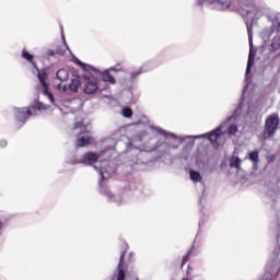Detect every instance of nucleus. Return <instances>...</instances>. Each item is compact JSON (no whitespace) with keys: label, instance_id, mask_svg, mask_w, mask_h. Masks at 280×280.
I'll use <instances>...</instances> for the list:
<instances>
[{"label":"nucleus","instance_id":"5","mask_svg":"<svg viewBox=\"0 0 280 280\" xmlns=\"http://www.w3.org/2000/svg\"><path fill=\"white\" fill-rule=\"evenodd\" d=\"M199 3H208L214 10H222L226 12H237L242 8V0H198Z\"/></svg>","mask_w":280,"mask_h":280},{"label":"nucleus","instance_id":"6","mask_svg":"<svg viewBox=\"0 0 280 280\" xmlns=\"http://www.w3.org/2000/svg\"><path fill=\"white\" fill-rule=\"evenodd\" d=\"M238 110L240 109H235V112L232 116L228 117L226 120L223 124H221V126H219L217 129L212 130L210 133L192 136L194 141H196V139H202L205 137H208V139L212 143V145H215V143H218V139H220V137H222V130H224V128H226V126H229V121H231L232 119H235V115H237Z\"/></svg>","mask_w":280,"mask_h":280},{"label":"nucleus","instance_id":"1","mask_svg":"<svg viewBox=\"0 0 280 280\" xmlns=\"http://www.w3.org/2000/svg\"><path fill=\"white\" fill-rule=\"evenodd\" d=\"M109 151L102 152L100 154L89 152L83 155V159L79 163H84L85 165H93L95 170H98L102 180L100 182V194L107 198L108 202H116V205H121V196H115L108 189V186L104 184L103 180L110 178V174H115L117 167L110 162V160H104L103 156H108Z\"/></svg>","mask_w":280,"mask_h":280},{"label":"nucleus","instance_id":"21","mask_svg":"<svg viewBox=\"0 0 280 280\" xmlns=\"http://www.w3.org/2000/svg\"><path fill=\"white\" fill-rule=\"evenodd\" d=\"M189 176H190V180H192V183H202V175H200V172L190 170Z\"/></svg>","mask_w":280,"mask_h":280},{"label":"nucleus","instance_id":"17","mask_svg":"<svg viewBox=\"0 0 280 280\" xmlns=\"http://www.w3.org/2000/svg\"><path fill=\"white\" fill-rule=\"evenodd\" d=\"M90 127L89 125H85L83 121H78L74 124L73 128V135H88L90 132Z\"/></svg>","mask_w":280,"mask_h":280},{"label":"nucleus","instance_id":"15","mask_svg":"<svg viewBox=\"0 0 280 280\" xmlns=\"http://www.w3.org/2000/svg\"><path fill=\"white\" fill-rule=\"evenodd\" d=\"M147 71H152V67H150V63H144L138 70L130 72V81L135 82L139 78V75H141V73H147Z\"/></svg>","mask_w":280,"mask_h":280},{"label":"nucleus","instance_id":"11","mask_svg":"<svg viewBox=\"0 0 280 280\" xmlns=\"http://www.w3.org/2000/svg\"><path fill=\"white\" fill-rule=\"evenodd\" d=\"M280 265L277 260H273L268 265V270L265 272L262 280H275L277 279V275H279Z\"/></svg>","mask_w":280,"mask_h":280},{"label":"nucleus","instance_id":"16","mask_svg":"<svg viewBox=\"0 0 280 280\" xmlns=\"http://www.w3.org/2000/svg\"><path fill=\"white\" fill-rule=\"evenodd\" d=\"M94 139L91 137V135H84V136H79L77 138L75 145L77 148H84L86 145H91L93 143Z\"/></svg>","mask_w":280,"mask_h":280},{"label":"nucleus","instance_id":"25","mask_svg":"<svg viewBox=\"0 0 280 280\" xmlns=\"http://www.w3.org/2000/svg\"><path fill=\"white\" fill-rule=\"evenodd\" d=\"M122 117H126L127 119L132 117V109L130 107L122 108Z\"/></svg>","mask_w":280,"mask_h":280},{"label":"nucleus","instance_id":"30","mask_svg":"<svg viewBox=\"0 0 280 280\" xmlns=\"http://www.w3.org/2000/svg\"><path fill=\"white\" fill-rule=\"evenodd\" d=\"M189 257H191V250H189L187 255L184 256L182 266H185V264L189 261Z\"/></svg>","mask_w":280,"mask_h":280},{"label":"nucleus","instance_id":"14","mask_svg":"<svg viewBox=\"0 0 280 280\" xmlns=\"http://www.w3.org/2000/svg\"><path fill=\"white\" fill-rule=\"evenodd\" d=\"M63 106L70 108L71 113H75V110H80L82 108V100L80 98H71L63 101Z\"/></svg>","mask_w":280,"mask_h":280},{"label":"nucleus","instance_id":"10","mask_svg":"<svg viewBox=\"0 0 280 280\" xmlns=\"http://www.w3.org/2000/svg\"><path fill=\"white\" fill-rule=\"evenodd\" d=\"M80 86H82L80 79H72L69 85L58 84L57 90L59 93H66L69 95V93H78V89H80Z\"/></svg>","mask_w":280,"mask_h":280},{"label":"nucleus","instance_id":"9","mask_svg":"<svg viewBox=\"0 0 280 280\" xmlns=\"http://www.w3.org/2000/svg\"><path fill=\"white\" fill-rule=\"evenodd\" d=\"M247 115L250 117V119H257V117L261 115V110L264 108L261 102L257 101L256 98H250V101L247 102Z\"/></svg>","mask_w":280,"mask_h":280},{"label":"nucleus","instance_id":"33","mask_svg":"<svg viewBox=\"0 0 280 280\" xmlns=\"http://www.w3.org/2000/svg\"><path fill=\"white\" fill-rule=\"evenodd\" d=\"M57 54H60V56H65L66 51L58 49V50H57Z\"/></svg>","mask_w":280,"mask_h":280},{"label":"nucleus","instance_id":"12","mask_svg":"<svg viewBox=\"0 0 280 280\" xmlns=\"http://www.w3.org/2000/svg\"><path fill=\"white\" fill-rule=\"evenodd\" d=\"M127 250H128V245L124 244L122 250L120 252L118 272L116 276H114L113 280H125L126 279V273L124 272L122 266H124V257H125Z\"/></svg>","mask_w":280,"mask_h":280},{"label":"nucleus","instance_id":"8","mask_svg":"<svg viewBox=\"0 0 280 280\" xmlns=\"http://www.w3.org/2000/svg\"><path fill=\"white\" fill-rule=\"evenodd\" d=\"M279 114L273 113L270 114L266 120H265V130L262 132L264 139H271V137H275V133L277 130H279Z\"/></svg>","mask_w":280,"mask_h":280},{"label":"nucleus","instance_id":"35","mask_svg":"<svg viewBox=\"0 0 280 280\" xmlns=\"http://www.w3.org/2000/svg\"><path fill=\"white\" fill-rule=\"evenodd\" d=\"M199 226H202V221L199 222Z\"/></svg>","mask_w":280,"mask_h":280},{"label":"nucleus","instance_id":"3","mask_svg":"<svg viewBox=\"0 0 280 280\" xmlns=\"http://www.w3.org/2000/svg\"><path fill=\"white\" fill-rule=\"evenodd\" d=\"M150 128L151 130H155V132H158L162 137H173V139H177V141H179L174 142L172 140H167L164 143L158 142L156 148H163V145H166V148L178 150V148H180V143H187V145H195L196 143V140H194V136H176V133L166 131L165 129L156 126H151Z\"/></svg>","mask_w":280,"mask_h":280},{"label":"nucleus","instance_id":"27","mask_svg":"<svg viewBox=\"0 0 280 280\" xmlns=\"http://www.w3.org/2000/svg\"><path fill=\"white\" fill-rule=\"evenodd\" d=\"M105 145H109V150H114L115 148V140L113 139H107L104 141Z\"/></svg>","mask_w":280,"mask_h":280},{"label":"nucleus","instance_id":"2","mask_svg":"<svg viewBox=\"0 0 280 280\" xmlns=\"http://www.w3.org/2000/svg\"><path fill=\"white\" fill-rule=\"evenodd\" d=\"M264 14H266V7L255 5L252 11H247V16L249 19L250 16L253 18L250 23L248 21L245 22L247 27V33H248V40H249V56H248L247 68L245 72V80H248L250 74V69H253V65H255V56H257V49H255V46H253V21H255V19H259L260 16H264Z\"/></svg>","mask_w":280,"mask_h":280},{"label":"nucleus","instance_id":"34","mask_svg":"<svg viewBox=\"0 0 280 280\" xmlns=\"http://www.w3.org/2000/svg\"><path fill=\"white\" fill-rule=\"evenodd\" d=\"M246 89H248V85H245V88L243 90V97H246Z\"/></svg>","mask_w":280,"mask_h":280},{"label":"nucleus","instance_id":"18","mask_svg":"<svg viewBox=\"0 0 280 280\" xmlns=\"http://www.w3.org/2000/svg\"><path fill=\"white\" fill-rule=\"evenodd\" d=\"M56 75L59 82H67V80H69V70L61 68L57 71Z\"/></svg>","mask_w":280,"mask_h":280},{"label":"nucleus","instance_id":"32","mask_svg":"<svg viewBox=\"0 0 280 280\" xmlns=\"http://www.w3.org/2000/svg\"><path fill=\"white\" fill-rule=\"evenodd\" d=\"M47 56H56V51H54V50H48V51H47Z\"/></svg>","mask_w":280,"mask_h":280},{"label":"nucleus","instance_id":"28","mask_svg":"<svg viewBox=\"0 0 280 280\" xmlns=\"http://www.w3.org/2000/svg\"><path fill=\"white\" fill-rule=\"evenodd\" d=\"M237 132V127H236V125H231L230 127H229V130H228V135H235Z\"/></svg>","mask_w":280,"mask_h":280},{"label":"nucleus","instance_id":"4","mask_svg":"<svg viewBox=\"0 0 280 280\" xmlns=\"http://www.w3.org/2000/svg\"><path fill=\"white\" fill-rule=\"evenodd\" d=\"M22 58H24V60H27V62L33 65V67L36 69L37 78L43 86V90H42L43 95H46V97H48L51 104H56V101L54 100V94L49 92V83L47 82V79L49 78V75L47 74V71L38 69V67L36 66V62H34V55L30 54L26 49L22 50Z\"/></svg>","mask_w":280,"mask_h":280},{"label":"nucleus","instance_id":"29","mask_svg":"<svg viewBox=\"0 0 280 280\" xmlns=\"http://www.w3.org/2000/svg\"><path fill=\"white\" fill-rule=\"evenodd\" d=\"M5 229V219L0 218V235L3 233V230Z\"/></svg>","mask_w":280,"mask_h":280},{"label":"nucleus","instance_id":"19","mask_svg":"<svg viewBox=\"0 0 280 280\" xmlns=\"http://www.w3.org/2000/svg\"><path fill=\"white\" fill-rule=\"evenodd\" d=\"M102 80L103 82H108L109 84H116V80L110 73V70H105L102 72Z\"/></svg>","mask_w":280,"mask_h":280},{"label":"nucleus","instance_id":"23","mask_svg":"<svg viewBox=\"0 0 280 280\" xmlns=\"http://www.w3.org/2000/svg\"><path fill=\"white\" fill-rule=\"evenodd\" d=\"M74 62L79 67H82L84 71H97L95 68H93V66H89V65L80 61V59H78V58H74Z\"/></svg>","mask_w":280,"mask_h":280},{"label":"nucleus","instance_id":"22","mask_svg":"<svg viewBox=\"0 0 280 280\" xmlns=\"http://www.w3.org/2000/svg\"><path fill=\"white\" fill-rule=\"evenodd\" d=\"M242 160L237 156H232L230 160V167H235V170H242Z\"/></svg>","mask_w":280,"mask_h":280},{"label":"nucleus","instance_id":"13","mask_svg":"<svg viewBox=\"0 0 280 280\" xmlns=\"http://www.w3.org/2000/svg\"><path fill=\"white\" fill-rule=\"evenodd\" d=\"M83 91L86 95H93L94 93H97V91H100V84L97 83V80H88L84 84Z\"/></svg>","mask_w":280,"mask_h":280},{"label":"nucleus","instance_id":"20","mask_svg":"<svg viewBox=\"0 0 280 280\" xmlns=\"http://www.w3.org/2000/svg\"><path fill=\"white\" fill-rule=\"evenodd\" d=\"M249 161L253 162V168L257 170L259 165V151H252L249 153Z\"/></svg>","mask_w":280,"mask_h":280},{"label":"nucleus","instance_id":"26","mask_svg":"<svg viewBox=\"0 0 280 280\" xmlns=\"http://www.w3.org/2000/svg\"><path fill=\"white\" fill-rule=\"evenodd\" d=\"M108 70L109 71H115L116 73H119L120 71H124V67L121 66V63H118L116 66H113Z\"/></svg>","mask_w":280,"mask_h":280},{"label":"nucleus","instance_id":"31","mask_svg":"<svg viewBox=\"0 0 280 280\" xmlns=\"http://www.w3.org/2000/svg\"><path fill=\"white\" fill-rule=\"evenodd\" d=\"M5 145H8V141L0 140V148H5Z\"/></svg>","mask_w":280,"mask_h":280},{"label":"nucleus","instance_id":"7","mask_svg":"<svg viewBox=\"0 0 280 280\" xmlns=\"http://www.w3.org/2000/svg\"><path fill=\"white\" fill-rule=\"evenodd\" d=\"M36 108L37 110H45V108L47 107L45 106V104L40 102H35V104L30 108H26V107L15 108L16 121L22 125L25 124V121H27L30 117H32V110H36Z\"/></svg>","mask_w":280,"mask_h":280},{"label":"nucleus","instance_id":"36","mask_svg":"<svg viewBox=\"0 0 280 280\" xmlns=\"http://www.w3.org/2000/svg\"><path fill=\"white\" fill-rule=\"evenodd\" d=\"M65 47H66V49H68V50H69V46H67V45H66Z\"/></svg>","mask_w":280,"mask_h":280},{"label":"nucleus","instance_id":"24","mask_svg":"<svg viewBox=\"0 0 280 280\" xmlns=\"http://www.w3.org/2000/svg\"><path fill=\"white\" fill-rule=\"evenodd\" d=\"M271 49L272 51H279L280 49V36L279 37H275L271 42Z\"/></svg>","mask_w":280,"mask_h":280}]
</instances>
